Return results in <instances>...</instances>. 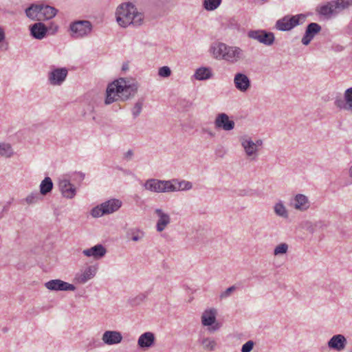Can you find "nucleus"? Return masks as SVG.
<instances>
[{
	"label": "nucleus",
	"instance_id": "obj_1",
	"mask_svg": "<svg viewBox=\"0 0 352 352\" xmlns=\"http://www.w3.org/2000/svg\"><path fill=\"white\" fill-rule=\"evenodd\" d=\"M116 21L122 28L133 25L139 27L144 23V13L139 12L137 8L131 3L120 5L116 12Z\"/></svg>",
	"mask_w": 352,
	"mask_h": 352
},
{
	"label": "nucleus",
	"instance_id": "obj_2",
	"mask_svg": "<svg viewBox=\"0 0 352 352\" xmlns=\"http://www.w3.org/2000/svg\"><path fill=\"white\" fill-rule=\"evenodd\" d=\"M212 53L215 58L224 60L230 63H236L243 59L244 52L237 46H230L223 43H219L212 47Z\"/></svg>",
	"mask_w": 352,
	"mask_h": 352
},
{
	"label": "nucleus",
	"instance_id": "obj_3",
	"mask_svg": "<svg viewBox=\"0 0 352 352\" xmlns=\"http://www.w3.org/2000/svg\"><path fill=\"white\" fill-rule=\"evenodd\" d=\"M93 25L89 21L78 20L72 22L69 25L71 36L74 38H81L91 34Z\"/></svg>",
	"mask_w": 352,
	"mask_h": 352
},
{
	"label": "nucleus",
	"instance_id": "obj_4",
	"mask_svg": "<svg viewBox=\"0 0 352 352\" xmlns=\"http://www.w3.org/2000/svg\"><path fill=\"white\" fill-rule=\"evenodd\" d=\"M305 19L306 16L302 14L294 16L286 15L276 21V28L280 31H289L296 26L302 24Z\"/></svg>",
	"mask_w": 352,
	"mask_h": 352
},
{
	"label": "nucleus",
	"instance_id": "obj_5",
	"mask_svg": "<svg viewBox=\"0 0 352 352\" xmlns=\"http://www.w3.org/2000/svg\"><path fill=\"white\" fill-rule=\"evenodd\" d=\"M248 36L267 46L272 45L275 41L274 33L264 30H250Z\"/></svg>",
	"mask_w": 352,
	"mask_h": 352
},
{
	"label": "nucleus",
	"instance_id": "obj_6",
	"mask_svg": "<svg viewBox=\"0 0 352 352\" xmlns=\"http://www.w3.org/2000/svg\"><path fill=\"white\" fill-rule=\"evenodd\" d=\"M116 81L118 82L120 100L124 101L135 96L138 90L136 85H128L124 78H119Z\"/></svg>",
	"mask_w": 352,
	"mask_h": 352
},
{
	"label": "nucleus",
	"instance_id": "obj_7",
	"mask_svg": "<svg viewBox=\"0 0 352 352\" xmlns=\"http://www.w3.org/2000/svg\"><path fill=\"white\" fill-rule=\"evenodd\" d=\"M68 70L65 67L55 68L52 67V70L48 73V80L52 85H60L67 76Z\"/></svg>",
	"mask_w": 352,
	"mask_h": 352
},
{
	"label": "nucleus",
	"instance_id": "obj_8",
	"mask_svg": "<svg viewBox=\"0 0 352 352\" xmlns=\"http://www.w3.org/2000/svg\"><path fill=\"white\" fill-rule=\"evenodd\" d=\"M96 265H89L83 270L78 272L75 276V280L79 284H85L88 280L93 278L98 271Z\"/></svg>",
	"mask_w": 352,
	"mask_h": 352
},
{
	"label": "nucleus",
	"instance_id": "obj_9",
	"mask_svg": "<svg viewBox=\"0 0 352 352\" xmlns=\"http://www.w3.org/2000/svg\"><path fill=\"white\" fill-rule=\"evenodd\" d=\"M47 289L52 291H74L76 287L60 279L51 280L45 283Z\"/></svg>",
	"mask_w": 352,
	"mask_h": 352
},
{
	"label": "nucleus",
	"instance_id": "obj_10",
	"mask_svg": "<svg viewBox=\"0 0 352 352\" xmlns=\"http://www.w3.org/2000/svg\"><path fill=\"white\" fill-rule=\"evenodd\" d=\"M215 127L221 129L224 131H231L234 128L235 123L234 120H230L229 116L225 113H219L214 120Z\"/></svg>",
	"mask_w": 352,
	"mask_h": 352
},
{
	"label": "nucleus",
	"instance_id": "obj_11",
	"mask_svg": "<svg viewBox=\"0 0 352 352\" xmlns=\"http://www.w3.org/2000/svg\"><path fill=\"white\" fill-rule=\"evenodd\" d=\"M118 82L114 80L109 84L106 89V96L104 99V104L109 105L114 102L118 101L120 98V91L118 88Z\"/></svg>",
	"mask_w": 352,
	"mask_h": 352
},
{
	"label": "nucleus",
	"instance_id": "obj_12",
	"mask_svg": "<svg viewBox=\"0 0 352 352\" xmlns=\"http://www.w3.org/2000/svg\"><path fill=\"white\" fill-rule=\"evenodd\" d=\"M321 26L317 23H310L306 28L301 42L304 45H308L315 36L321 31Z\"/></svg>",
	"mask_w": 352,
	"mask_h": 352
},
{
	"label": "nucleus",
	"instance_id": "obj_13",
	"mask_svg": "<svg viewBox=\"0 0 352 352\" xmlns=\"http://www.w3.org/2000/svg\"><path fill=\"white\" fill-rule=\"evenodd\" d=\"M347 344V340L344 335L336 334L333 336L328 341L327 345L330 349L341 351L344 350Z\"/></svg>",
	"mask_w": 352,
	"mask_h": 352
},
{
	"label": "nucleus",
	"instance_id": "obj_14",
	"mask_svg": "<svg viewBox=\"0 0 352 352\" xmlns=\"http://www.w3.org/2000/svg\"><path fill=\"white\" fill-rule=\"evenodd\" d=\"M234 84L236 89L241 92H246L251 86L250 78L243 73H236L234 75Z\"/></svg>",
	"mask_w": 352,
	"mask_h": 352
},
{
	"label": "nucleus",
	"instance_id": "obj_15",
	"mask_svg": "<svg viewBox=\"0 0 352 352\" xmlns=\"http://www.w3.org/2000/svg\"><path fill=\"white\" fill-rule=\"evenodd\" d=\"M59 189L62 195L67 199H72L76 195V188L69 180L64 179L59 182Z\"/></svg>",
	"mask_w": 352,
	"mask_h": 352
},
{
	"label": "nucleus",
	"instance_id": "obj_16",
	"mask_svg": "<svg viewBox=\"0 0 352 352\" xmlns=\"http://www.w3.org/2000/svg\"><path fill=\"white\" fill-rule=\"evenodd\" d=\"M103 342L108 345L119 344L122 340V336L120 331H106L102 337Z\"/></svg>",
	"mask_w": 352,
	"mask_h": 352
},
{
	"label": "nucleus",
	"instance_id": "obj_17",
	"mask_svg": "<svg viewBox=\"0 0 352 352\" xmlns=\"http://www.w3.org/2000/svg\"><path fill=\"white\" fill-rule=\"evenodd\" d=\"M107 253L106 248L102 244H97L94 247L85 249L82 254L87 257H93L94 259L102 258Z\"/></svg>",
	"mask_w": 352,
	"mask_h": 352
},
{
	"label": "nucleus",
	"instance_id": "obj_18",
	"mask_svg": "<svg viewBox=\"0 0 352 352\" xmlns=\"http://www.w3.org/2000/svg\"><path fill=\"white\" fill-rule=\"evenodd\" d=\"M30 35L38 40L43 39L47 32V28L44 23L41 22L35 23L30 26Z\"/></svg>",
	"mask_w": 352,
	"mask_h": 352
},
{
	"label": "nucleus",
	"instance_id": "obj_19",
	"mask_svg": "<svg viewBox=\"0 0 352 352\" xmlns=\"http://www.w3.org/2000/svg\"><path fill=\"white\" fill-rule=\"evenodd\" d=\"M155 213L159 218L157 221L156 229L158 232H162L170 222V216L160 208L155 209Z\"/></svg>",
	"mask_w": 352,
	"mask_h": 352
},
{
	"label": "nucleus",
	"instance_id": "obj_20",
	"mask_svg": "<svg viewBox=\"0 0 352 352\" xmlns=\"http://www.w3.org/2000/svg\"><path fill=\"white\" fill-rule=\"evenodd\" d=\"M155 335L153 333L148 331L142 333L138 338V344L141 349H148L155 343Z\"/></svg>",
	"mask_w": 352,
	"mask_h": 352
},
{
	"label": "nucleus",
	"instance_id": "obj_21",
	"mask_svg": "<svg viewBox=\"0 0 352 352\" xmlns=\"http://www.w3.org/2000/svg\"><path fill=\"white\" fill-rule=\"evenodd\" d=\"M293 206L300 211L307 210L310 206L307 197L302 194H297L294 199Z\"/></svg>",
	"mask_w": 352,
	"mask_h": 352
},
{
	"label": "nucleus",
	"instance_id": "obj_22",
	"mask_svg": "<svg viewBox=\"0 0 352 352\" xmlns=\"http://www.w3.org/2000/svg\"><path fill=\"white\" fill-rule=\"evenodd\" d=\"M241 141V145L248 156L251 157L256 154L258 151L257 144L250 138H242Z\"/></svg>",
	"mask_w": 352,
	"mask_h": 352
},
{
	"label": "nucleus",
	"instance_id": "obj_23",
	"mask_svg": "<svg viewBox=\"0 0 352 352\" xmlns=\"http://www.w3.org/2000/svg\"><path fill=\"white\" fill-rule=\"evenodd\" d=\"M104 210H107V214L113 213L117 211L122 206V201L118 199H111L102 204Z\"/></svg>",
	"mask_w": 352,
	"mask_h": 352
},
{
	"label": "nucleus",
	"instance_id": "obj_24",
	"mask_svg": "<svg viewBox=\"0 0 352 352\" xmlns=\"http://www.w3.org/2000/svg\"><path fill=\"white\" fill-rule=\"evenodd\" d=\"M217 311L215 309L206 310L201 316V322L204 326H211L216 320Z\"/></svg>",
	"mask_w": 352,
	"mask_h": 352
},
{
	"label": "nucleus",
	"instance_id": "obj_25",
	"mask_svg": "<svg viewBox=\"0 0 352 352\" xmlns=\"http://www.w3.org/2000/svg\"><path fill=\"white\" fill-rule=\"evenodd\" d=\"M212 77V72L210 68L201 67L196 69L194 78L198 80H206Z\"/></svg>",
	"mask_w": 352,
	"mask_h": 352
},
{
	"label": "nucleus",
	"instance_id": "obj_26",
	"mask_svg": "<svg viewBox=\"0 0 352 352\" xmlns=\"http://www.w3.org/2000/svg\"><path fill=\"white\" fill-rule=\"evenodd\" d=\"M58 10L50 6H41V20H48L54 17Z\"/></svg>",
	"mask_w": 352,
	"mask_h": 352
},
{
	"label": "nucleus",
	"instance_id": "obj_27",
	"mask_svg": "<svg viewBox=\"0 0 352 352\" xmlns=\"http://www.w3.org/2000/svg\"><path fill=\"white\" fill-rule=\"evenodd\" d=\"M26 16L32 20L41 21V6L32 5L25 10Z\"/></svg>",
	"mask_w": 352,
	"mask_h": 352
},
{
	"label": "nucleus",
	"instance_id": "obj_28",
	"mask_svg": "<svg viewBox=\"0 0 352 352\" xmlns=\"http://www.w3.org/2000/svg\"><path fill=\"white\" fill-rule=\"evenodd\" d=\"M146 190L152 192L161 193L160 180L157 179H148L144 184Z\"/></svg>",
	"mask_w": 352,
	"mask_h": 352
},
{
	"label": "nucleus",
	"instance_id": "obj_29",
	"mask_svg": "<svg viewBox=\"0 0 352 352\" xmlns=\"http://www.w3.org/2000/svg\"><path fill=\"white\" fill-rule=\"evenodd\" d=\"M126 236L128 239L138 242L143 239L144 232L138 228H129L126 232Z\"/></svg>",
	"mask_w": 352,
	"mask_h": 352
},
{
	"label": "nucleus",
	"instance_id": "obj_30",
	"mask_svg": "<svg viewBox=\"0 0 352 352\" xmlns=\"http://www.w3.org/2000/svg\"><path fill=\"white\" fill-rule=\"evenodd\" d=\"M53 182L50 177H46L45 179L41 182L39 188L40 192L39 193L43 196L47 195L50 193L52 189H53Z\"/></svg>",
	"mask_w": 352,
	"mask_h": 352
},
{
	"label": "nucleus",
	"instance_id": "obj_31",
	"mask_svg": "<svg viewBox=\"0 0 352 352\" xmlns=\"http://www.w3.org/2000/svg\"><path fill=\"white\" fill-rule=\"evenodd\" d=\"M336 5L333 1L327 3L320 7L319 12L324 16H329L330 14L338 12L336 8Z\"/></svg>",
	"mask_w": 352,
	"mask_h": 352
},
{
	"label": "nucleus",
	"instance_id": "obj_32",
	"mask_svg": "<svg viewBox=\"0 0 352 352\" xmlns=\"http://www.w3.org/2000/svg\"><path fill=\"white\" fill-rule=\"evenodd\" d=\"M274 210L275 214L278 217L285 219H287L289 217L287 210L286 209L285 206H284L282 201H279L274 205Z\"/></svg>",
	"mask_w": 352,
	"mask_h": 352
},
{
	"label": "nucleus",
	"instance_id": "obj_33",
	"mask_svg": "<svg viewBox=\"0 0 352 352\" xmlns=\"http://www.w3.org/2000/svg\"><path fill=\"white\" fill-rule=\"evenodd\" d=\"M173 183L175 187V192L179 190H188L192 188V184L188 181H179L177 179H173Z\"/></svg>",
	"mask_w": 352,
	"mask_h": 352
},
{
	"label": "nucleus",
	"instance_id": "obj_34",
	"mask_svg": "<svg viewBox=\"0 0 352 352\" xmlns=\"http://www.w3.org/2000/svg\"><path fill=\"white\" fill-rule=\"evenodd\" d=\"M161 193L175 192V187L173 180H160Z\"/></svg>",
	"mask_w": 352,
	"mask_h": 352
},
{
	"label": "nucleus",
	"instance_id": "obj_35",
	"mask_svg": "<svg viewBox=\"0 0 352 352\" xmlns=\"http://www.w3.org/2000/svg\"><path fill=\"white\" fill-rule=\"evenodd\" d=\"M222 0H204L203 7L207 11L216 10L221 3Z\"/></svg>",
	"mask_w": 352,
	"mask_h": 352
},
{
	"label": "nucleus",
	"instance_id": "obj_36",
	"mask_svg": "<svg viewBox=\"0 0 352 352\" xmlns=\"http://www.w3.org/2000/svg\"><path fill=\"white\" fill-rule=\"evenodd\" d=\"M14 152L10 144L0 143V156L4 157H10Z\"/></svg>",
	"mask_w": 352,
	"mask_h": 352
},
{
	"label": "nucleus",
	"instance_id": "obj_37",
	"mask_svg": "<svg viewBox=\"0 0 352 352\" xmlns=\"http://www.w3.org/2000/svg\"><path fill=\"white\" fill-rule=\"evenodd\" d=\"M204 349L214 351L217 346L216 341L210 338H204L200 341Z\"/></svg>",
	"mask_w": 352,
	"mask_h": 352
},
{
	"label": "nucleus",
	"instance_id": "obj_38",
	"mask_svg": "<svg viewBox=\"0 0 352 352\" xmlns=\"http://www.w3.org/2000/svg\"><path fill=\"white\" fill-rule=\"evenodd\" d=\"M43 198L38 192H34L28 195L25 198V202L28 204H36L42 201Z\"/></svg>",
	"mask_w": 352,
	"mask_h": 352
},
{
	"label": "nucleus",
	"instance_id": "obj_39",
	"mask_svg": "<svg viewBox=\"0 0 352 352\" xmlns=\"http://www.w3.org/2000/svg\"><path fill=\"white\" fill-rule=\"evenodd\" d=\"M144 104V100L142 98L139 99L134 104L131 109V113L134 118H136L140 116L142 112Z\"/></svg>",
	"mask_w": 352,
	"mask_h": 352
},
{
	"label": "nucleus",
	"instance_id": "obj_40",
	"mask_svg": "<svg viewBox=\"0 0 352 352\" xmlns=\"http://www.w3.org/2000/svg\"><path fill=\"white\" fill-rule=\"evenodd\" d=\"M289 246L285 243L278 244L274 250V255L279 256L281 254H286L288 251Z\"/></svg>",
	"mask_w": 352,
	"mask_h": 352
},
{
	"label": "nucleus",
	"instance_id": "obj_41",
	"mask_svg": "<svg viewBox=\"0 0 352 352\" xmlns=\"http://www.w3.org/2000/svg\"><path fill=\"white\" fill-rule=\"evenodd\" d=\"M107 210H104V208L102 206L101 204L100 205L94 207L91 210V214L92 215L93 217L97 218L102 217L104 214H107Z\"/></svg>",
	"mask_w": 352,
	"mask_h": 352
},
{
	"label": "nucleus",
	"instance_id": "obj_42",
	"mask_svg": "<svg viewBox=\"0 0 352 352\" xmlns=\"http://www.w3.org/2000/svg\"><path fill=\"white\" fill-rule=\"evenodd\" d=\"M338 12L347 8L352 4V0H336L333 1Z\"/></svg>",
	"mask_w": 352,
	"mask_h": 352
},
{
	"label": "nucleus",
	"instance_id": "obj_43",
	"mask_svg": "<svg viewBox=\"0 0 352 352\" xmlns=\"http://www.w3.org/2000/svg\"><path fill=\"white\" fill-rule=\"evenodd\" d=\"M334 104L340 109H344L350 112V108L344 98L343 99L342 98H336Z\"/></svg>",
	"mask_w": 352,
	"mask_h": 352
},
{
	"label": "nucleus",
	"instance_id": "obj_44",
	"mask_svg": "<svg viewBox=\"0 0 352 352\" xmlns=\"http://www.w3.org/2000/svg\"><path fill=\"white\" fill-rule=\"evenodd\" d=\"M344 96L350 108V112L352 113V87L348 88L345 90Z\"/></svg>",
	"mask_w": 352,
	"mask_h": 352
},
{
	"label": "nucleus",
	"instance_id": "obj_45",
	"mask_svg": "<svg viewBox=\"0 0 352 352\" xmlns=\"http://www.w3.org/2000/svg\"><path fill=\"white\" fill-rule=\"evenodd\" d=\"M171 74V70L168 66H163L158 70V75L163 78H168Z\"/></svg>",
	"mask_w": 352,
	"mask_h": 352
},
{
	"label": "nucleus",
	"instance_id": "obj_46",
	"mask_svg": "<svg viewBox=\"0 0 352 352\" xmlns=\"http://www.w3.org/2000/svg\"><path fill=\"white\" fill-rule=\"evenodd\" d=\"M254 342L252 340H249L246 342L241 348V352H250L254 346Z\"/></svg>",
	"mask_w": 352,
	"mask_h": 352
},
{
	"label": "nucleus",
	"instance_id": "obj_47",
	"mask_svg": "<svg viewBox=\"0 0 352 352\" xmlns=\"http://www.w3.org/2000/svg\"><path fill=\"white\" fill-rule=\"evenodd\" d=\"M236 290V287L234 285L233 286H231L228 288H227L224 292H223L221 295H220V298H228L229 297L231 294L234 292Z\"/></svg>",
	"mask_w": 352,
	"mask_h": 352
},
{
	"label": "nucleus",
	"instance_id": "obj_48",
	"mask_svg": "<svg viewBox=\"0 0 352 352\" xmlns=\"http://www.w3.org/2000/svg\"><path fill=\"white\" fill-rule=\"evenodd\" d=\"M146 298V296L144 294H140L138 296H137L133 300V304L137 305L140 303L141 302L144 301L145 298Z\"/></svg>",
	"mask_w": 352,
	"mask_h": 352
},
{
	"label": "nucleus",
	"instance_id": "obj_49",
	"mask_svg": "<svg viewBox=\"0 0 352 352\" xmlns=\"http://www.w3.org/2000/svg\"><path fill=\"white\" fill-rule=\"evenodd\" d=\"M133 151L131 149L128 150L126 152H125L123 155L124 160L126 161H130L132 160L133 157Z\"/></svg>",
	"mask_w": 352,
	"mask_h": 352
},
{
	"label": "nucleus",
	"instance_id": "obj_50",
	"mask_svg": "<svg viewBox=\"0 0 352 352\" xmlns=\"http://www.w3.org/2000/svg\"><path fill=\"white\" fill-rule=\"evenodd\" d=\"M5 39V32L2 28L0 27V43H1Z\"/></svg>",
	"mask_w": 352,
	"mask_h": 352
},
{
	"label": "nucleus",
	"instance_id": "obj_51",
	"mask_svg": "<svg viewBox=\"0 0 352 352\" xmlns=\"http://www.w3.org/2000/svg\"><path fill=\"white\" fill-rule=\"evenodd\" d=\"M202 130H203V132L206 133L210 137L214 136V133L213 131H212L211 130L207 129H203Z\"/></svg>",
	"mask_w": 352,
	"mask_h": 352
},
{
	"label": "nucleus",
	"instance_id": "obj_52",
	"mask_svg": "<svg viewBox=\"0 0 352 352\" xmlns=\"http://www.w3.org/2000/svg\"><path fill=\"white\" fill-rule=\"evenodd\" d=\"M8 45L7 43H3L0 45V50H6L8 49Z\"/></svg>",
	"mask_w": 352,
	"mask_h": 352
},
{
	"label": "nucleus",
	"instance_id": "obj_53",
	"mask_svg": "<svg viewBox=\"0 0 352 352\" xmlns=\"http://www.w3.org/2000/svg\"><path fill=\"white\" fill-rule=\"evenodd\" d=\"M256 144H257V147L259 146H261L262 144H263V142L261 140H258L256 142H255Z\"/></svg>",
	"mask_w": 352,
	"mask_h": 352
},
{
	"label": "nucleus",
	"instance_id": "obj_54",
	"mask_svg": "<svg viewBox=\"0 0 352 352\" xmlns=\"http://www.w3.org/2000/svg\"><path fill=\"white\" fill-rule=\"evenodd\" d=\"M241 195H248V192H245V190H242L241 192L240 193Z\"/></svg>",
	"mask_w": 352,
	"mask_h": 352
},
{
	"label": "nucleus",
	"instance_id": "obj_55",
	"mask_svg": "<svg viewBox=\"0 0 352 352\" xmlns=\"http://www.w3.org/2000/svg\"><path fill=\"white\" fill-rule=\"evenodd\" d=\"M349 176L352 178V166H351L349 169Z\"/></svg>",
	"mask_w": 352,
	"mask_h": 352
},
{
	"label": "nucleus",
	"instance_id": "obj_56",
	"mask_svg": "<svg viewBox=\"0 0 352 352\" xmlns=\"http://www.w3.org/2000/svg\"><path fill=\"white\" fill-rule=\"evenodd\" d=\"M318 224H319V225H320V227H322V226H323V224H324V223H323V222H322V221H319V222L318 223Z\"/></svg>",
	"mask_w": 352,
	"mask_h": 352
},
{
	"label": "nucleus",
	"instance_id": "obj_57",
	"mask_svg": "<svg viewBox=\"0 0 352 352\" xmlns=\"http://www.w3.org/2000/svg\"><path fill=\"white\" fill-rule=\"evenodd\" d=\"M212 329H213L214 331H215V330H217L218 329V327H213Z\"/></svg>",
	"mask_w": 352,
	"mask_h": 352
}]
</instances>
